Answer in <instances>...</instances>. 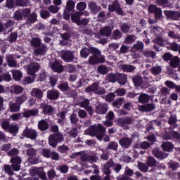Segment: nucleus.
I'll return each instance as SVG.
<instances>
[{"label": "nucleus", "instance_id": "obj_1", "mask_svg": "<svg viewBox=\"0 0 180 180\" xmlns=\"http://www.w3.org/2000/svg\"><path fill=\"white\" fill-rule=\"evenodd\" d=\"M32 47H38L34 51L35 56H44L47 51V46L44 44H41L40 38H32L30 41Z\"/></svg>", "mask_w": 180, "mask_h": 180}, {"label": "nucleus", "instance_id": "obj_2", "mask_svg": "<svg viewBox=\"0 0 180 180\" xmlns=\"http://www.w3.org/2000/svg\"><path fill=\"white\" fill-rule=\"evenodd\" d=\"M89 130L90 136H96L98 140L100 141L103 139L105 133L106 132V128L101 124H98L96 127H91Z\"/></svg>", "mask_w": 180, "mask_h": 180}, {"label": "nucleus", "instance_id": "obj_3", "mask_svg": "<svg viewBox=\"0 0 180 180\" xmlns=\"http://www.w3.org/2000/svg\"><path fill=\"white\" fill-rule=\"evenodd\" d=\"M61 141H64V137L60 133L51 135L49 137V144L51 147H57L58 143H61Z\"/></svg>", "mask_w": 180, "mask_h": 180}, {"label": "nucleus", "instance_id": "obj_4", "mask_svg": "<svg viewBox=\"0 0 180 180\" xmlns=\"http://www.w3.org/2000/svg\"><path fill=\"white\" fill-rule=\"evenodd\" d=\"M108 11L109 12H115L117 13V15H120L121 16L124 15V12L123 11V9L117 0H115L112 4L108 6Z\"/></svg>", "mask_w": 180, "mask_h": 180}, {"label": "nucleus", "instance_id": "obj_5", "mask_svg": "<svg viewBox=\"0 0 180 180\" xmlns=\"http://www.w3.org/2000/svg\"><path fill=\"white\" fill-rule=\"evenodd\" d=\"M60 56L63 61L65 63H72L74 60H77V58L74 56V52L70 51H62L60 52Z\"/></svg>", "mask_w": 180, "mask_h": 180}, {"label": "nucleus", "instance_id": "obj_6", "mask_svg": "<svg viewBox=\"0 0 180 180\" xmlns=\"http://www.w3.org/2000/svg\"><path fill=\"white\" fill-rule=\"evenodd\" d=\"M86 92H94V94H98V95H103L105 91V89L99 87L98 84L93 83L90 86L86 88Z\"/></svg>", "mask_w": 180, "mask_h": 180}, {"label": "nucleus", "instance_id": "obj_7", "mask_svg": "<svg viewBox=\"0 0 180 180\" xmlns=\"http://www.w3.org/2000/svg\"><path fill=\"white\" fill-rule=\"evenodd\" d=\"M10 162L12 164L11 168L13 169V171H20V164H22V158L20 157H12L10 160Z\"/></svg>", "mask_w": 180, "mask_h": 180}, {"label": "nucleus", "instance_id": "obj_8", "mask_svg": "<svg viewBox=\"0 0 180 180\" xmlns=\"http://www.w3.org/2000/svg\"><path fill=\"white\" fill-rule=\"evenodd\" d=\"M133 123V119L130 117H121L117 120V124L123 129H129V125Z\"/></svg>", "mask_w": 180, "mask_h": 180}, {"label": "nucleus", "instance_id": "obj_9", "mask_svg": "<svg viewBox=\"0 0 180 180\" xmlns=\"http://www.w3.org/2000/svg\"><path fill=\"white\" fill-rule=\"evenodd\" d=\"M164 14L165 15L166 18L171 19L172 20H179L180 18L179 11L167 10L164 11Z\"/></svg>", "mask_w": 180, "mask_h": 180}, {"label": "nucleus", "instance_id": "obj_10", "mask_svg": "<svg viewBox=\"0 0 180 180\" xmlns=\"http://www.w3.org/2000/svg\"><path fill=\"white\" fill-rule=\"evenodd\" d=\"M27 154L29 155V161L30 164H38L39 159L33 158L32 157H36L37 154V150L33 148H30L27 150Z\"/></svg>", "mask_w": 180, "mask_h": 180}, {"label": "nucleus", "instance_id": "obj_11", "mask_svg": "<svg viewBox=\"0 0 180 180\" xmlns=\"http://www.w3.org/2000/svg\"><path fill=\"white\" fill-rule=\"evenodd\" d=\"M39 70H40V65L37 63H32L27 67V72L30 75H36L34 73L37 72Z\"/></svg>", "mask_w": 180, "mask_h": 180}, {"label": "nucleus", "instance_id": "obj_12", "mask_svg": "<svg viewBox=\"0 0 180 180\" xmlns=\"http://www.w3.org/2000/svg\"><path fill=\"white\" fill-rule=\"evenodd\" d=\"M23 135L28 139H31V140H35L37 137V131L32 129L26 128L23 131Z\"/></svg>", "mask_w": 180, "mask_h": 180}, {"label": "nucleus", "instance_id": "obj_13", "mask_svg": "<svg viewBox=\"0 0 180 180\" xmlns=\"http://www.w3.org/2000/svg\"><path fill=\"white\" fill-rule=\"evenodd\" d=\"M40 109H43L42 113H44V115H51L54 110V108L51 105L44 103L40 104Z\"/></svg>", "mask_w": 180, "mask_h": 180}, {"label": "nucleus", "instance_id": "obj_14", "mask_svg": "<svg viewBox=\"0 0 180 180\" xmlns=\"http://www.w3.org/2000/svg\"><path fill=\"white\" fill-rule=\"evenodd\" d=\"M37 115H39V109H37V108H34V109H31V110H25L22 112V116H23V117H25V118H29L31 116H37Z\"/></svg>", "mask_w": 180, "mask_h": 180}, {"label": "nucleus", "instance_id": "obj_15", "mask_svg": "<svg viewBox=\"0 0 180 180\" xmlns=\"http://www.w3.org/2000/svg\"><path fill=\"white\" fill-rule=\"evenodd\" d=\"M51 68L56 72H63L64 71V67H63V65L58 60L51 63Z\"/></svg>", "mask_w": 180, "mask_h": 180}, {"label": "nucleus", "instance_id": "obj_16", "mask_svg": "<svg viewBox=\"0 0 180 180\" xmlns=\"http://www.w3.org/2000/svg\"><path fill=\"white\" fill-rule=\"evenodd\" d=\"M23 91H25V89L20 85L14 84L10 87V92L15 95H20Z\"/></svg>", "mask_w": 180, "mask_h": 180}, {"label": "nucleus", "instance_id": "obj_17", "mask_svg": "<svg viewBox=\"0 0 180 180\" xmlns=\"http://www.w3.org/2000/svg\"><path fill=\"white\" fill-rule=\"evenodd\" d=\"M155 109V105L153 103L146 104L139 106V110L140 112H151Z\"/></svg>", "mask_w": 180, "mask_h": 180}, {"label": "nucleus", "instance_id": "obj_18", "mask_svg": "<svg viewBox=\"0 0 180 180\" xmlns=\"http://www.w3.org/2000/svg\"><path fill=\"white\" fill-rule=\"evenodd\" d=\"M144 50V44L141 41H138L131 48V53H137V51H143Z\"/></svg>", "mask_w": 180, "mask_h": 180}, {"label": "nucleus", "instance_id": "obj_19", "mask_svg": "<svg viewBox=\"0 0 180 180\" xmlns=\"http://www.w3.org/2000/svg\"><path fill=\"white\" fill-rule=\"evenodd\" d=\"M60 96V92L57 90H49L47 91V98L51 101H56L58 99Z\"/></svg>", "mask_w": 180, "mask_h": 180}, {"label": "nucleus", "instance_id": "obj_20", "mask_svg": "<svg viewBox=\"0 0 180 180\" xmlns=\"http://www.w3.org/2000/svg\"><path fill=\"white\" fill-rule=\"evenodd\" d=\"M132 142L133 139L131 138H122L120 140V144L124 148H128V147H130Z\"/></svg>", "mask_w": 180, "mask_h": 180}, {"label": "nucleus", "instance_id": "obj_21", "mask_svg": "<svg viewBox=\"0 0 180 180\" xmlns=\"http://www.w3.org/2000/svg\"><path fill=\"white\" fill-rule=\"evenodd\" d=\"M82 15H84V13L77 11L73 15H72L71 19L74 22V23H76V25L79 26L81 16H82Z\"/></svg>", "mask_w": 180, "mask_h": 180}, {"label": "nucleus", "instance_id": "obj_22", "mask_svg": "<svg viewBox=\"0 0 180 180\" xmlns=\"http://www.w3.org/2000/svg\"><path fill=\"white\" fill-rule=\"evenodd\" d=\"M81 108H84L87 112H89L90 115H92L94 113V110L92 109V107L89 105V100L86 99L84 100L81 103H80Z\"/></svg>", "mask_w": 180, "mask_h": 180}, {"label": "nucleus", "instance_id": "obj_23", "mask_svg": "<svg viewBox=\"0 0 180 180\" xmlns=\"http://www.w3.org/2000/svg\"><path fill=\"white\" fill-rule=\"evenodd\" d=\"M96 112L100 115H103L108 112V105L106 104H99L96 106Z\"/></svg>", "mask_w": 180, "mask_h": 180}, {"label": "nucleus", "instance_id": "obj_24", "mask_svg": "<svg viewBox=\"0 0 180 180\" xmlns=\"http://www.w3.org/2000/svg\"><path fill=\"white\" fill-rule=\"evenodd\" d=\"M38 129L41 130V131H46L49 129V122L44 120H41L38 122Z\"/></svg>", "mask_w": 180, "mask_h": 180}, {"label": "nucleus", "instance_id": "obj_25", "mask_svg": "<svg viewBox=\"0 0 180 180\" xmlns=\"http://www.w3.org/2000/svg\"><path fill=\"white\" fill-rule=\"evenodd\" d=\"M31 95L37 98V99H41L43 98V91L41 89L34 88L32 90Z\"/></svg>", "mask_w": 180, "mask_h": 180}, {"label": "nucleus", "instance_id": "obj_26", "mask_svg": "<svg viewBox=\"0 0 180 180\" xmlns=\"http://www.w3.org/2000/svg\"><path fill=\"white\" fill-rule=\"evenodd\" d=\"M152 153L155 155V157H156V158H158L159 160H164V158H167V155L160 151L158 148L154 149Z\"/></svg>", "mask_w": 180, "mask_h": 180}, {"label": "nucleus", "instance_id": "obj_27", "mask_svg": "<svg viewBox=\"0 0 180 180\" xmlns=\"http://www.w3.org/2000/svg\"><path fill=\"white\" fill-rule=\"evenodd\" d=\"M100 33L101 36H106L107 37H109L110 34H112V29H110V27H104L100 30Z\"/></svg>", "mask_w": 180, "mask_h": 180}, {"label": "nucleus", "instance_id": "obj_28", "mask_svg": "<svg viewBox=\"0 0 180 180\" xmlns=\"http://www.w3.org/2000/svg\"><path fill=\"white\" fill-rule=\"evenodd\" d=\"M6 61L9 67H13V68L19 67V65L16 63V61H15V59H13V56H8L6 58Z\"/></svg>", "mask_w": 180, "mask_h": 180}, {"label": "nucleus", "instance_id": "obj_29", "mask_svg": "<svg viewBox=\"0 0 180 180\" xmlns=\"http://www.w3.org/2000/svg\"><path fill=\"white\" fill-rule=\"evenodd\" d=\"M27 101V94H23L19 96L16 97L15 102L18 103V105H22V103H24V102H26Z\"/></svg>", "mask_w": 180, "mask_h": 180}, {"label": "nucleus", "instance_id": "obj_30", "mask_svg": "<svg viewBox=\"0 0 180 180\" xmlns=\"http://www.w3.org/2000/svg\"><path fill=\"white\" fill-rule=\"evenodd\" d=\"M89 8L94 13H96V12H99V11H101V6L96 5V3L94 1L89 3Z\"/></svg>", "mask_w": 180, "mask_h": 180}, {"label": "nucleus", "instance_id": "obj_31", "mask_svg": "<svg viewBox=\"0 0 180 180\" xmlns=\"http://www.w3.org/2000/svg\"><path fill=\"white\" fill-rule=\"evenodd\" d=\"M180 63V58L178 56H174L170 60V67L172 68H176L179 65Z\"/></svg>", "mask_w": 180, "mask_h": 180}, {"label": "nucleus", "instance_id": "obj_32", "mask_svg": "<svg viewBox=\"0 0 180 180\" xmlns=\"http://www.w3.org/2000/svg\"><path fill=\"white\" fill-rule=\"evenodd\" d=\"M120 68L124 72H131L136 70V68L131 65H122Z\"/></svg>", "mask_w": 180, "mask_h": 180}, {"label": "nucleus", "instance_id": "obj_33", "mask_svg": "<svg viewBox=\"0 0 180 180\" xmlns=\"http://www.w3.org/2000/svg\"><path fill=\"white\" fill-rule=\"evenodd\" d=\"M162 148L165 151H172L174 150V145L171 142H164L162 144Z\"/></svg>", "mask_w": 180, "mask_h": 180}, {"label": "nucleus", "instance_id": "obj_34", "mask_svg": "<svg viewBox=\"0 0 180 180\" xmlns=\"http://www.w3.org/2000/svg\"><path fill=\"white\" fill-rule=\"evenodd\" d=\"M153 43H155V44H158V46H162L164 44H165V39H164L161 35L156 36L153 39Z\"/></svg>", "mask_w": 180, "mask_h": 180}, {"label": "nucleus", "instance_id": "obj_35", "mask_svg": "<svg viewBox=\"0 0 180 180\" xmlns=\"http://www.w3.org/2000/svg\"><path fill=\"white\" fill-rule=\"evenodd\" d=\"M150 101V96L146 94H142L139 97V101L140 103H148Z\"/></svg>", "mask_w": 180, "mask_h": 180}, {"label": "nucleus", "instance_id": "obj_36", "mask_svg": "<svg viewBox=\"0 0 180 180\" xmlns=\"http://www.w3.org/2000/svg\"><path fill=\"white\" fill-rule=\"evenodd\" d=\"M135 40H137V37L135 35L131 34L127 36L125 38V40L124 41V43L125 44H131V43H134Z\"/></svg>", "mask_w": 180, "mask_h": 180}, {"label": "nucleus", "instance_id": "obj_37", "mask_svg": "<svg viewBox=\"0 0 180 180\" xmlns=\"http://www.w3.org/2000/svg\"><path fill=\"white\" fill-rule=\"evenodd\" d=\"M75 1L72 0L68 1L66 4L65 11H67V12H72V10L75 9Z\"/></svg>", "mask_w": 180, "mask_h": 180}, {"label": "nucleus", "instance_id": "obj_38", "mask_svg": "<svg viewBox=\"0 0 180 180\" xmlns=\"http://www.w3.org/2000/svg\"><path fill=\"white\" fill-rule=\"evenodd\" d=\"M13 74V78L15 81H20L22 79V75L20 70H11Z\"/></svg>", "mask_w": 180, "mask_h": 180}, {"label": "nucleus", "instance_id": "obj_39", "mask_svg": "<svg viewBox=\"0 0 180 180\" xmlns=\"http://www.w3.org/2000/svg\"><path fill=\"white\" fill-rule=\"evenodd\" d=\"M58 88L63 92L70 91V86L68 85V82L60 83L58 85Z\"/></svg>", "mask_w": 180, "mask_h": 180}, {"label": "nucleus", "instance_id": "obj_40", "mask_svg": "<svg viewBox=\"0 0 180 180\" xmlns=\"http://www.w3.org/2000/svg\"><path fill=\"white\" fill-rule=\"evenodd\" d=\"M20 110V105L18 103H10V110L11 112H19Z\"/></svg>", "mask_w": 180, "mask_h": 180}, {"label": "nucleus", "instance_id": "obj_41", "mask_svg": "<svg viewBox=\"0 0 180 180\" xmlns=\"http://www.w3.org/2000/svg\"><path fill=\"white\" fill-rule=\"evenodd\" d=\"M150 32L154 33L156 36H162L164 30H162L160 27H153L150 30Z\"/></svg>", "mask_w": 180, "mask_h": 180}, {"label": "nucleus", "instance_id": "obj_42", "mask_svg": "<svg viewBox=\"0 0 180 180\" xmlns=\"http://www.w3.org/2000/svg\"><path fill=\"white\" fill-rule=\"evenodd\" d=\"M117 81L121 85H124L126 81H127V76L124 74L119 73Z\"/></svg>", "mask_w": 180, "mask_h": 180}, {"label": "nucleus", "instance_id": "obj_43", "mask_svg": "<svg viewBox=\"0 0 180 180\" xmlns=\"http://www.w3.org/2000/svg\"><path fill=\"white\" fill-rule=\"evenodd\" d=\"M150 71L153 75H158L161 74L162 69L161 66H153L150 68Z\"/></svg>", "mask_w": 180, "mask_h": 180}, {"label": "nucleus", "instance_id": "obj_44", "mask_svg": "<svg viewBox=\"0 0 180 180\" xmlns=\"http://www.w3.org/2000/svg\"><path fill=\"white\" fill-rule=\"evenodd\" d=\"M143 78L141 76H136L133 78V82L135 86H141V84H143Z\"/></svg>", "mask_w": 180, "mask_h": 180}, {"label": "nucleus", "instance_id": "obj_45", "mask_svg": "<svg viewBox=\"0 0 180 180\" xmlns=\"http://www.w3.org/2000/svg\"><path fill=\"white\" fill-rule=\"evenodd\" d=\"M108 78L110 81V82H116L119 78V73H110L108 75Z\"/></svg>", "mask_w": 180, "mask_h": 180}, {"label": "nucleus", "instance_id": "obj_46", "mask_svg": "<svg viewBox=\"0 0 180 180\" xmlns=\"http://www.w3.org/2000/svg\"><path fill=\"white\" fill-rule=\"evenodd\" d=\"M91 53L90 48L88 49L86 47L83 48L80 51V56L81 57H83L84 58H86L89 56V53Z\"/></svg>", "mask_w": 180, "mask_h": 180}, {"label": "nucleus", "instance_id": "obj_47", "mask_svg": "<svg viewBox=\"0 0 180 180\" xmlns=\"http://www.w3.org/2000/svg\"><path fill=\"white\" fill-rule=\"evenodd\" d=\"M4 168L6 174H8V175H13L15 174L12 169V166L9 165H4Z\"/></svg>", "mask_w": 180, "mask_h": 180}, {"label": "nucleus", "instance_id": "obj_48", "mask_svg": "<svg viewBox=\"0 0 180 180\" xmlns=\"http://www.w3.org/2000/svg\"><path fill=\"white\" fill-rule=\"evenodd\" d=\"M76 9L80 11H85L86 9V3L84 1L79 2L77 4Z\"/></svg>", "mask_w": 180, "mask_h": 180}, {"label": "nucleus", "instance_id": "obj_49", "mask_svg": "<svg viewBox=\"0 0 180 180\" xmlns=\"http://www.w3.org/2000/svg\"><path fill=\"white\" fill-rule=\"evenodd\" d=\"M8 131L9 133H11V134H15V133H18V131H19V127L16 124H11L10 125Z\"/></svg>", "mask_w": 180, "mask_h": 180}, {"label": "nucleus", "instance_id": "obj_50", "mask_svg": "<svg viewBox=\"0 0 180 180\" xmlns=\"http://www.w3.org/2000/svg\"><path fill=\"white\" fill-rule=\"evenodd\" d=\"M90 53L96 57H98V56H101V50L95 47H90Z\"/></svg>", "mask_w": 180, "mask_h": 180}, {"label": "nucleus", "instance_id": "obj_51", "mask_svg": "<svg viewBox=\"0 0 180 180\" xmlns=\"http://www.w3.org/2000/svg\"><path fill=\"white\" fill-rule=\"evenodd\" d=\"M146 164L148 165V167H154V165L157 164V160H155L153 157L150 156L147 159Z\"/></svg>", "mask_w": 180, "mask_h": 180}, {"label": "nucleus", "instance_id": "obj_52", "mask_svg": "<svg viewBox=\"0 0 180 180\" xmlns=\"http://www.w3.org/2000/svg\"><path fill=\"white\" fill-rule=\"evenodd\" d=\"M70 123H72V124H77L79 122L78 117L77 116V115L75 113H72L70 116Z\"/></svg>", "mask_w": 180, "mask_h": 180}, {"label": "nucleus", "instance_id": "obj_53", "mask_svg": "<svg viewBox=\"0 0 180 180\" xmlns=\"http://www.w3.org/2000/svg\"><path fill=\"white\" fill-rule=\"evenodd\" d=\"M14 18L16 20H22L23 19V14L22 10L16 11L14 13Z\"/></svg>", "mask_w": 180, "mask_h": 180}, {"label": "nucleus", "instance_id": "obj_54", "mask_svg": "<svg viewBox=\"0 0 180 180\" xmlns=\"http://www.w3.org/2000/svg\"><path fill=\"white\" fill-rule=\"evenodd\" d=\"M88 63L91 65H95V64H98V56H90L89 58Z\"/></svg>", "mask_w": 180, "mask_h": 180}, {"label": "nucleus", "instance_id": "obj_55", "mask_svg": "<svg viewBox=\"0 0 180 180\" xmlns=\"http://www.w3.org/2000/svg\"><path fill=\"white\" fill-rule=\"evenodd\" d=\"M41 168H37V167H32L30 169V175L31 176H36V175H39V173L40 172V170Z\"/></svg>", "mask_w": 180, "mask_h": 180}, {"label": "nucleus", "instance_id": "obj_56", "mask_svg": "<svg viewBox=\"0 0 180 180\" xmlns=\"http://www.w3.org/2000/svg\"><path fill=\"white\" fill-rule=\"evenodd\" d=\"M11 127V123L8 120H4L1 123V127L4 130L6 131H8L9 130V127Z\"/></svg>", "mask_w": 180, "mask_h": 180}, {"label": "nucleus", "instance_id": "obj_57", "mask_svg": "<svg viewBox=\"0 0 180 180\" xmlns=\"http://www.w3.org/2000/svg\"><path fill=\"white\" fill-rule=\"evenodd\" d=\"M47 176L49 179H54V177L57 176V173H56V170L51 169L48 171Z\"/></svg>", "mask_w": 180, "mask_h": 180}, {"label": "nucleus", "instance_id": "obj_58", "mask_svg": "<svg viewBox=\"0 0 180 180\" xmlns=\"http://www.w3.org/2000/svg\"><path fill=\"white\" fill-rule=\"evenodd\" d=\"M27 0H16L15 5L16 6H27Z\"/></svg>", "mask_w": 180, "mask_h": 180}, {"label": "nucleus", "instance_id": "obj_59", "mask_svg": "<svg viewBox=\"0 0 180 180\" xmlns=\"http://www.w3.org/2000/svg\"><path fill=\"white\" fill-rule=\"evenodd\" d=\"M156 4L158 5H161V6H169V0H157Z\"/></svg>", "mask_w": 180, "mask_h": 180}, {"label": "nucleus", "instance_id": "obj_60", "mask_svg": "<svg viewBox=\"0 0 180 180\" xmlns=\"http://www.w3.org/2000/svg\"><path fill=\"white\" fill-rule=\"evenodd\" d=\"M98 71L100 74H108V68L105 65H100L98 68Z\"/></svg>", "mask_w": 180, "mask_h": 180}, {"label": "nucleus", "instance_id": "obj_61", "mask_svg": "<svg viewBox=\"0 0 180 180\" xmlns=\"http://www.w3.org/2000/svg\"><path fill=\"white\" fill-rule=\"evenodd\" d=\"M143 54L145 57H150L151 58H154V57H155V52L153 51H145L143 52Z\"/></svg>", "mask_w": 180, "mask_h": 180}, {"label": "nucleus", "instance_id": "obj_62", "mask_svg": "<svg viewBox=\"0 0 180 180\" xmlns=\"http://www.w3.org/2000/svg\"><path fill=\"white\" fill-rule=\"evenodd\" d=\"M116 95H115V93H109L106 96H105V101L107 102H112V101H115V97Z\"/></svg>", "mask_w": 180, "mask_h": 180}, {"label": "nucleus", "instance_id": "obj_63", "mask_svg": "<svg viewBox=\"0 0 180 180\" xmlns=\"http://www.w3.org/2000/svg\"><path fill=\"white\" fill-rule=\"evenodd\" d=\"M40 16L42 19H47V18H50V12L47 10H43L40 12Z\"/></svg>", "mask_w": 180, "mask_h": 180}, {"label": "nucleus", "instance_id": "obj_64", "mask_svg": "<svg viewBox=\"0 0 180 180\" xmlns=\"http://www.w3.org/2000/svg\"><path fill=\"white\" fill-rule=\"evenodd\" d=\"M28 20L30 23H34V22L37 20V14L34 13H32V14H30L28 18Z\"/></svg>", "mask_w": 180, "mask_h": 180}]
</instances>
